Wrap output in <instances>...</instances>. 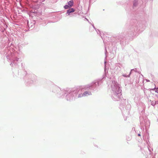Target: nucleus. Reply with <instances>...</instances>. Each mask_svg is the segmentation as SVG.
Masks as SVG:
<instances>
[{"mask_svg":"<svg viewBox=\"0 0 158 158\" xmlns=\"http://www.w3.org/2000/svg\"><path fill=\"white\" fill-rule=\"evenodd\" d=\"M138 135L139 136H140V134H138Z\"/></svg>","mask_w":158,"mask_h":158,"instance_id":"obj_5","label":"nucleus"},{"mask_svg":"<svg viewBox=\"0 0 158 158\" xmlns=\"http://www.w3.org/2000/svg\"><path fill=\"white\" fill-rule=\"evenodd\" d=\"M75 11V10L73 8H71L70 9H69L67 11V13L68 14V15H69V14L71 13L74 12Z\"/></svg>","mask_w":158,"mask_h":158,"instance_id":"obj_1","label":"nucleus"},{"mask_svg":"<svg viewBox=\"0 0 158 158\" xmlns=\"http://www.w3.org/2000/svg\"><path fill=\"white\" fill-rule=\"evenodd\" d=\"M89 93L88 92H84L83 94H82L81 95L80 94L79 95V97H80L81 96H85L86 95H89Z\"/></svg>","mask_w":158,"mask_h":158,"instance_id":"obj_2","label":"nucleus"},{"mask_svg":"<svg viewBox=\"0 0 158 158\" xmlns=\"http://www.w3.org/2000/svg\"><path fill=\"white\" fill-rule=\"evenodd\" d=\"M28 23H29V22H28H28H27V23H28Z\"/></svg>","mask_w":158,"mask_h":158,"instance_id":"obj_6","label":"nucleus"},{"mask_svg":"<svg viewBox=\"0 0 158 158\" xmlns=\"http://www.w3.org/2000/svg\"><path fill=\"white\" fill-rule=\"evenodd\" d=\"M68 4L70 7H71L73 6V0L69 1L68 2Z\"/></svg>","mask_w":158,"mask_h":158,"instance_id":"obj_3","label":"nucleus"},{"mask_svg":"<svg viewBox=\"0 0 158 158\" xmlns=\"http://www.w3.org/2000/svg\"><path fill=\"white\" fill-rule=\"evenodd\" d=\"M69 7H70L69 5H66L64 6V8L65 9H68Z\"/></svg>","mask_w":158,"mask_h":158,"instance_id":"obj_4","label":"nucleus"}]
</instances>
